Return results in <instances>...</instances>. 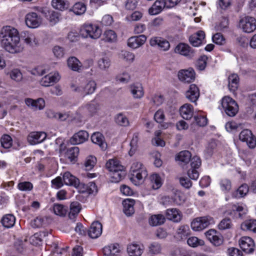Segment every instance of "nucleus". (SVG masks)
Listing matches in <instances>:
<instances>
[{
    "mask_svg": "<svg viewBox=\"0 0 256 256\" xmlns=\"http://www.w3.org/2000/svg\"><path fill=\"white\" fill-rule=\"evenodd\" d=\"M0 44L1 46L10 54L21 52L24 45L20 40L18 30L11 26H4L0 32Z\"/></svg>",
    "mask_w": 256,
    "mask_h": 256,
    "instance_id": "f257e3e1",
    "label": "nucleus"
},
{
    "mask_svg": "<svg viewBox=\"0 0 256 256\" xmlns=\"http://www.w3.org/2000/svg\"><path fill=\"white\" fill-rule=\"evenodd\" d=\"M80 33L84 38L96 40L100 36L102 30L97 24L86 23L84 24L80 28Z\"/></svg>",
    "mask_w": 256,
    "mask_h": 256,
    "instance_id": "f03ea898",
    "label": "nucleus"
},
{
    "mask_svg": "<svg viewBox=\"0 0 256 256\" xmlns=\"http://www.w3.org/2000/svg\"><path fill=\"white\" fill-rule=\"evenodd\" d=\"M223 110L226 114L233 117L238 111V106L236 102L228 96H224L221 102Z\"/></svg>",
    "mask_w": 256,
    "mask_h": 256,
    "instance_id": "7ed1b4c3",
    "label": "nucleus"
},
{
    "mask_svg": "<svg viewBox=\"0 0 256 256\" xmlns=\"http://www.w3.org/2000/svg\"><path fill=\"white\" fill-rule=\"evenodd\" d=\"M130 180L136 182V180L142 181L148 176L147 172L142 164L138 162H134L130 168Z\"/></svg>",
    "mask_w": 256,
    "mask_h": 256,
    "instance_id": "20e7f679",
    "label": "nucleus"
},
{
    "mask_svg": "<svg viewBox=\"0 0 256 256\" xmlns=\"http://www.w3.org/2000/svg\"><path fill=\"white\" fill-rule=\"evenodd\" d=\"M214 222V218L210 216L200 217L195 218L192 222L191 227L195 231H200Z\"/></svg>",
    "mask_w": 256,
    "mask_h": 256,
    "instance_id": "39448f33",
    "label": "nucleus"
},
{
    "mask_svg": "<svg viewBox=\"0 0 256 256\" xmlns=\"http://www.w3.org/2000/svg\"><path fill=\"white\" fill-rule=\"evenodd\" d=\"M239 28L246 33L253 32L256 29V18L250 16L241 18L239 22Z\"/></svg>",
    "mask_w": 256,
    "mask_h": 256,
    "instance_id": "423d86ee",
    "label": "nucleus"
},
{
    "mask_svg": "<svg viewBox=\"0 0 256 256\" xmlns=\"http://www.w3.org/2000/svg\"><path fill=\"white\" fill-rule=\"evenodd\" d=\"M42 22V18L34 12H29L25 16L26 24L30 28H35L39 27Z\"/></svg>",
    "mask_w": 256,
    "mask_h": 256,
    "instance_id": "0eeeda50",
    "label": "nucleus"
},
{
    "mask_svg": "<svg viewBox=\"0 0 256 256\" xmlns=\"http://www.w3.org/2000/svg\"><path fill=\"white\" fill-rule=\"evenodd\" d=\"M174 52L190 58L195 55L194 50L184 43L178 44L175 48Z\"/></svg>",
    "mask_w": 256,
    "mask_h": 256,
    "instance_id": "6e6552de",
    "label": "nucleus"
},
{
    "mask_svg": "<svg viewBox=\"0 0 256 256\" xmlns=\"http://www.w3.org/2000/svg\"><path fill=\"white\" fill-rule=\"evenodd\" d=\"M239 138L241 141L246 142L250 148H254L256 146V138L249 130H242L239 134Z\"/></svg>",
    "mask_w": 256,
    "mask_h": 256,
    "instance_id": "1a4fd4ad",
    "label": "nucleus"
},
{
    "mask_svg": "<svg viewBox=\"0 0 256 256\" xmlns=\"http://www.w3.org/2000/svg\"><path fill=\"white\" fill-rule=\"evenodd\" d=\"M208 240L214 246H219L223 242L222 236L216 230L211 229L205 233Z\"/></svg>",
    "mask_w": 256,
    "mask_h": 256,
    "instance_id": "9d476101",
    "label": "nucleus"
},
{
    "mask_svg": "<svg viewBox=\"0 0 256 256\" xmlns=\"http://www.w3.org/2000/svg\"><path fill=\"white\" fill-rule=\"evenodd\" d=\"M239 244L242 250L247 254L251 253L254 250V242L250 237H242L239 241Z\"/></svg>",
    "mask_w": 256,
    "mask_h": 256,
    "instance_id": "9b49d317",
    "label": "nucleus"
},
{
    "mask_svg": "<svg viewBox=\"0 0 256 256\" xmlns=\"http://www.w3.org/2000/svg\"><path fill=\"white\" fill-rule=\"evenodd\" d=\"M150 44L152 46H158L164 51H167L170 48V44L168 40L161 37H154L150 38Z\"/></svg>",
    "mask_w": 256,
    "mask_h": 256,
    "instance_id": "f8f14e48",
    "label": "nucleus"
},
{
    "mask_svg": "<svg viewBox=\"0 0 256 256\" xmlns=\"http://www.w3.org/2000/svg\"><path fill=\"white\" fill-rule=\"evenodd\" d=\"M46 138V134L42 132H31L28 136V142L32 145L40 143Z\"/></svg>",
    "mask_w": 256,
    "mask_h": 256,
    "instance_id": "ddd939ff",
    "label": "nucleus"
},
{
    "mask_svg": "<svg viewBox=\"0 0 256 256\" xmlns=\"http://www.w3.org/2000/svg\"><path fill=\"white\" fill-rule=\"evenodd\" d=\"M89 134L86 130H81L75 133L70 138V142L72 144H78L88 140Z\"/></svg>",
    "mask_w": 256,
    "mask_h": 256,
    "instance_id": "4468645a",
    "label": "nucleus"
},
{
    "mask_svg": "<svg viewBox=\"0 0 256 256\" xmlns=\"http://www.w3.org/2000/svg\"><path fill=\"white\" fill-rule=\"evenodd\" d=\"M146 40V37L144 34L132 36L128 40V45L129 47L136 49L142 46Z\"/></svg>",
    "mask_w": 256,
    "mask_h": 256,
    "instance_id": "2eb2a0df",
    "label": "nucleus"
},
{
    "mask_svg": "<svg viewBox=\"0 0 256 256\" xmlns=\"http://www.w3.org/2000/svg\"><path fill=\"white\" fill-rule=\"evenodd\" d=\"M204 38V32L199 30L190 36L189 41L194 46H199L202 44Z\"/></svg>",
    "mask_w": 256,
    "mask_h": 256,
    "instance_id": "dca6fc26",
    "label": "nucleus"
},
{
    "mask_svg": "<svg viewBox=\"0 0 256 256\" xmlns=\"http://www.w3.org/2000/svg\"><path fill=\"white\" fill-rule=\"evenodd\" d=\"M78 188L82 193H86L88 194H96L98 192L97 186L94 182H90L87 184L80 183Z\"/></svg>",
    "mask_w": 256,
    "mask_h": 256,
    "instance_id": "f3484780",
    "label": "nucleus"
},
{
    "mask_svg": "<svg viewBox=\"0 0 256 256\" xmlns=\"http://www.w3.org/2000/svg\"><path fill=\"white\" fill-rule=\"evenodd\" d=\"M102 232V224L98 222L92 223L88 230V234L92 238H96L100 236Z\"/></svg>",
    "mask_w": 256,
    "mask_h": 256,
    "instance_id": "a211bd4d",
    "label": "nucleus"
},
{
    "mask_svg": "<svg viewBox=\"0 0 256 256\" xmlns=\"http://www.w3.org/2000/svg\"><path fill=\"white\" fill-rule=\"evenodd\" d=\"M200 96L199 90L196 84H191L186 94V98L190 102H196Z\"/></svg>",
    "mask_w": 256,
    "mask_h": 256,
    "instance_id": "6ab92c4d",
    "label": "nucleus"
},
{
    "mask_svg": "<svg viewBox=\"0 0 256 256\" xmlns=\"http://www.w3.org/2000/svg\"><path fill=\"white\" fill-rule=\"evenodd\" d=\"M64 182L68 186H73L78 188L80 186V180L75 176L72 174L70 172H66L63 175Z\"/></svg>",
    "mask_w": 256,
    "mask_h": 256,
    "instance_id": "aec40b11",
    "label": "nucleus"
},
{
    "mask_svg": "<svg viewBox=\"0 0 256 256\" xmlns=\"http://www.w3.org/2000/svg\"><path fill=\"white\" fill-rule=\"evenodd\" d=\"M144 250L142 245L136 243L130 244L127 247V252L130 256H140Z\"/></svg>",
    "mask_w": 256,
    "mask_h": 256,
    "instance_id": "412c9836",
    "label": "nucleus"
},
{
    "mask_svg": "<svg viewBox=\"0 0 256 256\" xmlns=\"http://www.w3.org/2000/svg\"><path fill=\"white\" fill-rule=\"evenodd\" d=\"M165 6L167 7L166 2L165 0H156L152 6L149 9V13L151 15L159 14Z\"/></svg>",
    "mask_w": 256,
    "mask_h": 256,
    "instance_id": "4be33fe9",
    "label": "nucleus"
},
{
    "mask_svg": "<svg viewBox=\"0 0 256 256\" xmlns=\"http://www.w3.org/2000/svg\"><path fill=\"white\" fill-rule=\"evenodd\" d=\"M180 112L184 119L189 120L192 118L194 114L193 106L190 104H186L180 107Z\"/></svg>",
    "mask_w": 256,
    "mask_h": 256,
    "instance_id": "5701e85b",
    "label": "nucleus"
},
{
    "mask_svg": "<svg viewBox=\"0 0 256 256\" xmlns=\"http://www.w3.org/2000/svg\"><path fill=\"white\" fill-rule=\"evenodd\" d=\"M79 154V148L77 146H73L68 148L64 152V157L68 159L70 162L74 163L77 160V158Z\"/></svg>",
    "mask_w": 256,
    "mask_h": 256,
    "instance_id": "b1692460",
    "label": "nucleus"
},
{
    "mask_svg": "<svg viewBox=\"0 0 256 256\" xmlns=\"http://www.w3.org/2000/svg\"><path fill=\"white\" fill-rule=\"evenodd\" d=\"M196 73L192 68H189L188 70H181L178 74L179 80H186L190 79L194 80L195 79Z\"/></svg>",
    "mask_w": 256,
    "mask_h": 256,
    "instance_id": "393cba45",
    "label": "nucleus"
},
{
    "mask_svg": "<svg viewBox=\"0 0 256 256\" xmlns=\"http://www.w3.org/2000/svg\"><path fill=\"white\" fill-rule=\"evenodd\" d=\"M130 92L134 98H140L144 94L142 84L136 82L130 86Z\"/></svg>",
    "mask_w": 256,
    "mask_h": 256,
    "instance_id": "a878e982",
    "label": "nucleus"
},
{
    "mask_svg": "<svg viewBox=\"0 0 256 256\" xmlns=\"http://www.w3.org/2000/svg\"><path fill=\"white\" fill-rule=\"evenodd\" d=\"M134 200L126 199L123 201V211L127 216H130L134 213Z\"/></svg>",
    "mask_w": 256,
    "mask_h": 256,
    "instance_id": "bb28decb",
    "label": "nucleus"
},
{
    "mask_svg": "<svg viewBox=\"0 0 256 256\" xmlns=\"http://www.w3.org/2000/svg\"><path fill=\"white\" fill-rule=\"evenodd\" d=\"M166 217L168 220L174 222H180L182 218L180 212L176 208H174L166 210Z\"/></svg>",
    "mask_w": 256,
    "mask_h": 256,
    "instance_id": "cd10ccee",
    "label": "nucleus"
},
{
    "mask_svg": "<svg viewBox=\"0 0 256 256\" xmlns=\"http://www.w3.org/2000/svg\"><path fill=\"white\" fill-rule=\"evenodd\" d=\"M81 208V205L79 202H72L70 204V211L68 214L69 218L71 220H74Z\"/></svg>",
    "mask_w": 256,
    "mask_h": 256,
    "instance_id": "c85d7f7f",
    "label": "nucleus"
},
{
    "mask_svg": "<svg viewBox=\"0 0 256 256\" xmlns=\"http://www.w3.org/2000/svg\"><path fill=\"white\" fill-rule=\"evenodd\" d=\"M22 39L28 44L33 46L36 44L38 41L36 40L35 36L28 32H23L21 33Z\"/></svg>",
    "mask_w": 256,
    "mask_h": 256,
    "instance_id": "c756f323",
    "label": "nucleus"
},
{
    "mask_svg": "<svg viewBox=\"0 0 256 256\" xmlns=\"http://www.w3.org/2000/svg\"><path fill=\"white\" fill-rule=\"evenodd\" d=\"M92 141L98 145L102 149L106 148V144L104 142V137L100 132L94 133L91 136Z\"/></svg>",
    "mask_w": 256,
    "mask_h": 256,
    "instance_id": "7c9ffc66",
    "label": "nucleus"
},
{
    "mask_svg": "<svg viewBox=\"0 0 256 256\" xmlns=\"http://www.w3.org/2000/svg\"><path fill=\"white\" fill-rule=\"evenodd\" d=\"M106 167L110 172L117 170L124 169V166L120 164L119 161L116 159L110 160L106 163Z\"/></svg>",
    "mask_w": 256,
    "mask_h": 256,
    "instance_id": "2f4dec72",
    "label": "nucleus"
},
{
    "mask_svg": "<svg viewBox=\"0 0 256 256\" xmlns=\"http://www.w3.org/2000/svg\"><path fill=\"white\" fill-rule=\"evenodd\" d=\"M67 62L68 68L74 71L79 72L82 66V63L74 56L70 58Z\"/></svg>",
    "mask_w": 256,
    "mask_h": 256,
    "instance_id": "473e14b6",
    "label": "nucleus"
},
{
    "mask_svg": "<svg viewBox=\"0 0 256 256\" xmlns=\"http://www.w3.org/2000/svg\"><path fill=\"white\" fill-rule=\"evenodd\" d=\"M120 251L118 246L117 244L108 246L103 248V252L106 256H114L119 253Z\"/></svg>",
    "mask_w": 256,
    "mask_h": 256,
    "instance_id": "72a5a7b5",
    "label": "nucleus"
},
{
    "mask_svg": "<svg viewBox=\"0 0 256 256\" xmlns=\"http://www.w3.org/2000/svg\"><path fill=\"white\" fill-rule=\"evenodd\" d=\"M151 187L154 190L158 189L162 185V180L160 176L157 174H154L150 177Z\"/></svg>",
    "mask_w": 256,
    "mask_h": 256,
    "instance_id": "f704fd0d",
    "label": "nucleus"
},
{
    "mask_svg": "<svg viewBox=\"0 0 256 256\" xmlns=\"http://www.w3.org/2000/svg\"><path fill=\"white\" fill-rule=\"evenodd\" d=\"M192 154L188 150H183L180 152L176 156V160L184 164H188L190 160Z\"/></svg>",
    "mask_w": 256,
    "mask_h": 256,
    "instance_id": "c9c22d12",
    "label": "nucleus"
},
{
    "mask_svg": "<svg viewBox=\"0 0 256 256\" xmlns=\"http://www.w3.org/2000/svg\"><path fill=\"white\" fill-rule=\"evenodd\" d=\"M15 222V217L14 215L11 214L5 215L1 220L3 226L6 228H10L13 226Z\"/></svg>",
    "mask_w": 256,
    "mask_h": 256,
    "instance_id": "e433bc0d",
    "label": "nucleus"
},
{
    "mask_svg": "<svg viewBox=\"0 0 256 256\" xmlns=\"http://www.w3.org/2000/svg\"><path fill=\"white\" fill-rule=\"evenodd\" d=\"M53 211L57 216H64L68 212V208L62 204H54L53 206Z\"/></svg>",
    "mask_w": 256,
    "mask_h": 256,
    "instance_id": "4c0bfd02",
    "label": "nucleus"
},
{
    "mask_svg": "<svg viewBox=\"0 0 256 256\" xmlns=\"http://www.w3.org/2000/svg\"><path fill=\"white\" fill-rule=\"evenodd\" d=\"M165 218L162 214H155L151 216L149 220L150 224L152 226H156L163 224Z\"/></svg>",
    "mask_w": 256,
    "mask_h": 256,
    "instance_id": "58836bf2",
    "label": "nucleus"
},
{
    "mask_svg": "<svg viewBox=\"0 0 256 256\" xmlns=\"http://www.w3.org/2000/svg\"><path fill=\"white\" fill-rule=\"evenodd\" d=\"M117 35L112 30H108L104 32L103 35V40L106 42H114L116 40Z\"/></svg>",
    "mask_w": 256,
    "mask_h": 256,
    "instance_id": "ea45409f",
    "label": "nucleus"
},
{
    "mask_svg": "<svg viewBox=\"0 0 256 256\" xmlns=\"http://www.w3.org/2000/svg\"><path fill=\"white\" fill-rule=\"evenodd\" d=\"M125 175L126 172L124 168L121 170H117L111 172L110 176L112 182H118L123 178Z\"/></svg>",
    "mask_w": 256,
    "mask_h": 256,
    "instance_id": "a19ab883",
    "label": "nucleus"
},
{
    "mask_svg": "<svg viewBox=\"0 0 256 256\" xmlns=\"http://www.w3.org/2000/svg\"><path fill=\"white\" fill-rule=\"evenodd\" d=\"M189 227L187 225L180 226L177 230V238L180 240L186 239L189 234Z\"/></svg>",
    "mask_w": 256,
    "mask_h": 256,
    "instance_id": "79ce46f5",
    "label": "nucleus"
},
{
    "mask_svg": "<svg viewBox=\"0 0 256 256\" xmlns=\"http://www.w3.org/2000/svg\"><path fill=\"white\" fill-rule=\"evenodd\" d=\"M119 58L127 62L131 63L134 60L135 56L132 52L122 50L119 54Z\"/></svg>",
    "mask_w": 256,
    "mask_h": 256,
    "instance_id": "37998d69",
    "label": "nucleus"
},
{
    "mask_svg": "<svg viewBox=\"0 0 256 256\" xmlns=\"http://www.w3.org/2000/svg\"><path fill=\"white\" fill-rule=\"evenodd\" d=\"M98 66L100 70H106L110 66V60L107 56H104L98 60Z\"/></svg>",
    "mask_w": 256,
    "mask_h": 256,
    "instance_id": "c03bdc74",
    "label": "nucleus"
},
{
    "mask_svg": "<svg viewBox=\"0 0 256 256\" xmlns=\"http://www.w3.org/2000/svg\"><path fill=\"white\" fill-rule=\"evenodd\" d=\"M248 185L243 184L233 194V196L236 198L244 197L248 194Z\"/></svg>",
    "mask_w": 256,
    "mask_h": 256,
    "instance_id": "a18cd8bd",
    "label": "nucleus"
},
{
    "mask_svg": "<svg viewBox=\"0 0 256 256\" xmlns=\"http://www.w3.org/2000/svg\"><path fill=\"white\" fill-rule=\"evenodd\" d=\"M244 230H248L256 232V220H250L246 221L242 225Z\"/></svg>",
    "mask_w": 256,
    "mask_h": 256,
    "instance_id": "49530a36",
    "label": "nucleus"
},
{
    "mask_svg": "<svg viewBox=\"0 0 256 256\" xmlns=\"http://www.w3.org/2000/svg\"><path fill=\"white\" fill-rule=\"evenodd\" d=\"M115 122L118 125L122 126H126L129 124L128 118L122 113H120L116 116Z\"/></svg>",
    "mask_w": 256,
    "mask_h": 256,
    "instance_id": "de8ad7c7",
    "label": "nucleus"
},
{
    "mask_svg": "<svg viewBox=\"0 0 256 256\" xmlns=\"http://www.w3.org/2000/svg\"><path fill=\"white\" fill-rule=\"evenodd\" d=\"M48 17H46L52 24H56L59 20L60 14L58 12L49 10L48 14Z\"/></svg>",
    "mask_w": 256,
    "mask_h": 256,
    "instance_id": "09e8293b",
    "label": "nucleus"
},
{
    "mask_svg": "<svg viewBox=\"0 0 256 256\" xmlns=\"http://www.w3.org/2000/svg\"><path fill=\"white\" fill-rule=\"evenodd\" d=\"M148 252L152 254H157L160 252L162 250V246L158 242H154L148 246Z\"/></svg>",
    "mask_w": 256,
    "mask_h": 256,
    "instance_id": "8fccbe9b",
    "label": "nucleus"
},
{
    "mask_svg": "<svg viewBox=\"0 0 256 256\" xmlns=\"http://www.w3.org/2000/svg\"><path fill=\"white\" fill-rule=\"evenodd\" d=\"M86 10V6L82 2H78L73 6L72 11L76 14L80 15L84 13Z\"/></svg>",
    "mask_w": 256,
    "mask_h": 256,
    "instance_id": "3c124183",
    "label": "nucleus"
},
{
    "mask_svg": "<svg viewBox=\"0 0 256 256\" xmlns=\"http://www.w3.org/2000/svg\"><path fill=\"white\" fill-rule=\"evenodd\" d=\"M232 226V220L230 218H228L222 219L218 224V228L220 230L230 229Z\"/></svg>",
    "mask_w": 256,
    "mask_h": 256,
    "instance_id": "603ef678",
    "label": "nucleus"
},
{
    "mask_svg": "<svg viewBox=\"0 0 256 256\" xmlns=\"http://www.w3.org/2000/svg\"><path fill=\"white\" fill-rule=\"evenodd\" d=\"M248 102L250 106L248 110H247L248 112L251 113L256 108V93L248 95Z\"/></svg>",
    "mask_w": 256,
    "mask_h": 256,
    "instance_id": "864d4df0",
    "label": "nucleus"
},
{
    "mask_svg": "<svg viewBox=\"0 0 256 256\" xmlns=\"http://www.w3.org/2000/svg\"><path fill=\"white\" fill-rule=\"evenodd\" d=\"M96 162V158L93 156H90L88 157L84 162V166L86 170H91Z\"/></svg>",
    "mask_w": 256,
    "mask_h": 256,
    "instance_id": "5fc2aeb1",
    "label": "nucleus"
},
{
    "mask_svg": "<svg viewBox=\"0 0 256 256\" xmlns=\"http://www.w3.org/2000/svg\"><path fill=\"white\" fill-rule=\"evenodd\" d=\"M188 244L192 247H196L198 246H203L204 242L202 240H199L198 238L192 236L188 238L187 240Z\"/></svg>",
    "mask_w": 256,
    "mask_h": 256,
    "instance_id": "6e6d98bb",
    "label": "nucleus"
},
{
    "mask_svg": "<svg viewBox=\"0 0 256 256\" xmlns=\"http://www.w3.org/2000/svg\"><path fill=\"white\" fill-rule=\"evenodd\" d=\"M138 140V133L134 134L132 138L130 143V149L129 151V154L130 156H132L136 149L137 142Z\"/></svg>",
    "mask_w": 256,
    "mask_h": 256,
    "instance_id": "4d7b16f0",
    "label": "nucleus"
},
{
    "mask_svg": "<svg viewBox=\"0 0 256 256\" xmlns=\"http://www.w3.org/2000/svg\"><path fill=\"white\" fill-rule=\"evenodd\" d=\"M2 146L4 148H8L12 146V139L8 134H4L0 140Z\"/></svg>",
    "mask_w": 256,
    "mask_h": 256,
    "instance_id": "13d9d810",
    "label": "nucleus"
},
{
    "mask_svg": "<svg viewBox=\"0 0 256 256\" xmlns=\"http://www.w3.org/2000/svg\"><path fill=\"white\" fill-rule=\"evenodd\" d=\"M52 6L56 10H63L66 8V2L64 0H52Z\"/></svg>",
    "mask_w": 256,
    "mask_h": 256,
    "instance_id": "bf43d9fd",
    "label": "nucleus"
},
{
    "mask_svg": "<svg viewBox=\"0 0 256 256\" xmlns=\"http://www.w3.org/2000/svg\"><path fill=\"white\" fill-rule=\"evenodd\" d=\"M208 57L206 56H201L198 60L196 66L200 70H202L205 69L207 64Z\"/></svg>",
    "mask_w": 256,
    "mask_h": 256,
    "instance_id": "052dcab7",
    "label": "nucleus"
},
{
    "mask_svg": "<svg viewBox=\"0 0 256 256\" xmlns=\"http://www.w3.org/2000/svg\"><path fill=\"white\" fill-rule=\"evenodd\" d=\"M212 41L216 44L224 45L226 44V39L221 33H216L212 37Z\"/></svg>",
    "mask_w": 256,
    "mask_h": 256,
    "instance_id": "680f3d73",
    "label": "nucleus"
},
{
    "mask_svg": "<svg viewBox=\"0 0 256 256\" xmlns=\"http://www.w3.org/2000/svg\"><path fill=\"white\" fill-rule=\"evenodd\" d=\"M96 88L95 81H88L84 88V91L87 94L93 93Z\"/></svg>",
    "mask_w": 256,
    "mask_h": 256,
    "instance_id": "e2e57ef3",
    "label": "nucleus"
},
{
    "mask_svg": "<svg viewBox=\"0 0 256 256\" xmlns=\"http://www.w3.org/2000/svg\"><path fill=\"white\" fill-rule=\"evenodd\" d=\"M220 186L221 188V190L224 192H228L230 189L232 187L231 185V182L230 181L226 178H224L222 179L220 181Z\"/></svg>",
    "mask_w": 256,
    "mask_h": 256,
    "instance_id": "0e129e2a",
    "label": "nucleus"
},
{
    "mask_svg": "<svg viewBox=\"0 0 256 256\" xmlns=\"http://www.w3.org/2000/svg\"><path fill=\"white\" fill-rule=\"evenodd\" d=\"M10 77L13 80H22L24 78L22 74L18 68H14L10 72Z\"/></svg>",
    "mask_w": 256,
    "mask_h": 256,
    "instance_id": "69168bd1",
    "label": "nucleus"
},
{
    "mask_svg": "<svg viewBox=\"0 0 256 256\" xmlns=\"http://www.w3.org/2000/svg\"><path fill=\"white\" fill-rule=\"evenodd\" d=\"M18 188L20 190L30 191L32 189L33 185L29 182H24L18 184Z\"/></svg>",
    "mask_w": 256,
    "mask_h": 256,
    "instance_id": "338daca9",
    "label": "nucleus"
},
{
    "mask_svg": "<svg viewBox=\"0 0 256 256\" xmlns=\"http://www.w3.org/2000/svg\"><path fill=\"white\" fill-rule=\"evenodd\" d=\"M154 118L158 123L162 122L165 119L164 111L160 109L157 110L154 114Z\"/></svg>",
    "mask_w": 256,
    "mask_h": 256,
    "instance_id": "774afa93",
    "label": "nucleus"
}]
</instances>
